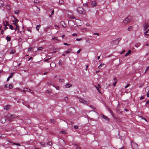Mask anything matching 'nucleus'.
Here are the masks:
<instances>
[{"label": "nucleus", "instance_id": "35", "mask_svg": "<svg viewBox=\"0 0 149 149\" xmlns=\"http://www.w3.org/2000/svg\"><path fill=\"white\" fill-rule=\"evenodd\" d=\"M9 28L11 30H13L14 29L13 27V26L12 25H10L9 26Z\"/></svg>", "mask_w": 149, "mask_h": 149}, {"label": "nucleus", "instance_id": "36", "mask_svg": "<svg viewBox=\"0 0 149 149\" xmlns=\"http://www.w3.org/2000/svg\"><path fill=\"white\" fill-rule=\"evenodd\" d=\"M62 64V61L61 60H60L59 62V65H61Z\"/></svg>", "mask_w": 149, "mask_h": 149}, {"label": "nucleus", "instance_id": "55", "mask_svg": "<svg viewBox=\"0 0 149 149\" xmlns=\"http://www.w3.org/2000/svg\"><path fill=\"white\" fill-rule=\"evenodd\" d=\"M3 33H4V30H3L2 29V30H1V33L2 34H3Z\"/></svg>", "mask_w": 149, "mask_h": 149}, {"label": "nucleus", "instance_id": "12", "mask_svg": "<svg viewBox=\"0 0 149 149\" xmlns=\"http://www.w3.org/2000/svg\"><path fill=\"white\" fill-rule=\"evenodd\" d=\"M97 5V3L96 1H94L92 2L91 5L93 6H95Z\"/></svg>", "mask_w": 149, "mask_h": 149}, {"label": "nucleus", "instance_id": "29", "mask_svg": "<svg viewBox=\"0 0 149 149\" xmlns=\"http://www.w3.org/2000/svg\"><path fill=\"white\" fill-rule=\"evenodd\" d=\"M55 39L56 40L58 41H59L60 42V40H58L57 39V38L56 37H54L53 38H52V40H54Z\"/></svg>", "mask_w": 149, "mask_h": 149}, {"label": "nucleus", "instance_id": "40", "mask_svg": "<svg viewBox=\"0 0 149 149\" xmlns=\"http://www.w3.org/2000/svg\"><path fill=\"white\" fill-rule=\"evenodd\" d=\"M43 49V48L42 47H40L38 48L37 50H40Z\"/></svg>", "mask_w": 149, "mask_h": 149}, {"label": "nucleus", "instance_id": "49", "mask_svg": "<svg viewBox=\"0 0 149 149\" xmlns=\"http://www.w3.org/2000/svg\"><path fill=\"white\" fill-rule=\"evenodd\" d=\"M110 111V113H111V115H112V116L113 117H114V118H115V117L114 116V115H113V113H112V112H111V111Z\"/></svg>", "mask_w": 149, "mask_h": 149}, {"label": "nucleus", "instance_id": "5", "mask_svg": "<svg viewBox=\"0 0 149 149\" xmlns=\"http://www.w3.org/2000/svg\"><path fill=\"white\" fill-rule=\"evenodd\" d=\"M100 116L101 117H102L103 119L105 120H106L107 121H109L110 120L108 117L102 114H100Z\"/></svg>", "mask_w": 149, "mask_h": 149}, {"label": "nucleus", "instance_id": "57", "mask_svg": "<svg viewBox=\"0 0 149 149\" xmlns=\"http://www.w3.org/2000/svg\"><path fill=\"white\" fill-rule=\"evenodd\" d=\"M94 35H97V36H99V34L98 33H95L93 34Z\"/></svg>", "mask_w": 149, "mask_h": 149}, {"label": "nucleus", "instance_id": "10", "mask_svg": "<svg viewBox=\"0 0 149 149\" xmlns=\"http://www.w3.org/2000/svg\"><path fill=\"white\" fill-rule=\"evenodd\" d=\"M6 120V118L5 117L2 118L1 120V123L3 124L4 123Z\"/></svg>", "mask_w": 149, "mask_h": 149}, {"label": "nucleus", "instance_id": "6", "mask_svg": "<svg viewBox=\"0 0 149 149\" xmlns=\"http://www.w3.org/2000/svg\"><path fill=\"white\" fill-rule=\"evenodd\" d=\"M121 38H118L117 39L112 40L111 41V44H113L114 42H116V44H118L119 41L120 40Z\"/></svg>", "mask_w": 149, "mask_h": 149}, {"label": "nucleus", "instance_id": "45", "mask_svg": "<svg viewBox=\"0 0 149 149\" xmlns=\"http://www.w3.org/2000/svg\"><path fill=\"white\" fill-rule=\"evenodd\" d=\"M75 146H77V147L76 148V149H80L81 148L80 147L77 146V145H75Z\"/></svg>", "mask_w": 149, "mask_h": 149}, {"label": "nucleus", "instance_id": "11", "mask_svg": "<svg viewBox=\"0 0 149 149\" xmlns=\"http://www.w3.org/2000/svg\"><path fill=\"white\" fill-rule=\"evenodd\" d=\"M9 117H10L12 118H14L16 117L15 115V114H12L11 115L10 114H8ZM16 117H19V116H16Z\"/></svg>", "mask_w": 149, "mask_h": 149}, {"label": "nucleus", "instance_id": "34", "mask_svg": "<svg viewBox=\"0 0 149 149\" xmlns=\"http://www.w3.org/2000/svg\"><path fill=\"white\" fill-rule=\"evenodd\" d=\"M104 65V64L102 63L98 67V68L100 69V67L102 66H103Z\"/></svg>", "mask_w": 149, "mask_h": 149}, {"label": "nucleus", "instance_id": "32", "mask_svg": "<svg viewBox=\"0 0 149 149\" xmlns=\"http://www.w3.org/2000/svg\"><path fill=\"white\" fill-rule=\"evenodd\" d=\"M20 12V11L18 10H16L14 12V13L15 14H17Z\"/></svg>", "mask_w": 149, "mask_h": 149}, {"label": "nucleus", "instance_id": "62", "mask_svg": "<svg viewBox=\"0 0 149 149\" xmlns=\"http://www.w3.org/2000/svg\"><path fill=\"white\" fill-rule=\"evenodd\" d=\"M113 80L115 81V82L116 81H117V78H114V79H113Z\"/></svg>", "mask_w": 149, "mask_h": 149}, {"label": "nucleus", "instance_id": "21", "mask_svg": "<svg viewBox=\"0 0 149 149\" xmlns=\"http://www.w3.org/2000/svg\"><path fill=\"white\" fill-rule=\"evenodd\" d=\"M11 38L10 37L7 36L6 37V39L8 41H10L11 40Z\"/></svg>", "mask_w": 149, "mask_h": 149}, {"label": "nucleus", "instance_id": "7", "mask_svg": "<svg viewBox=\"0 0 149 149\" xmlns=\"http://www.w3.org/2000/svg\"><path fill=\"white\" fill-rule=\"evenodd\" d=\"M143 30L144 31H145L149 27V25L148 23L145 22L143 25Z\"/></svg>", "mask_w": 149, "mask_h": 149}, {"label": "nucleus", "instance_id": "26", "mask_svg": "<svg viewBox=\"0 0 149 149\" xmlns=\"http://www.w3.org/2000/svg\"><path fill=\"white\" fill-rule=\"evenodd\" d=\"M15 26H16V28H15V30H19V26H18L16 23H15Z\"/></svg>", "mask_w": 149, "mask_h": 149}, {"label": "nucleus", "instance_id": "25", "mask_svg": "<svg viewBox=\"0 0 149 149\" xmlns=\"http://www.w3.org/2000/svg\"><path fill=\"white\" fill-rule=\"evenodd\" d=\"M132 26H130L127 29V30L129 31H131L132 29Z\"/></svg>", "mask_w": 149, "mask_h": 149}, {"label": "nucleus", "instance_id": "28", "mask_svg": "<svg viewBox=\"0 0 149 149\" xmlns=\"http://www.w3.org/2000/svg\"><path fill=\"white\" fill-rule=\"evenodd\" d=\"M40 26V25H38L36 26V28L37 30L38 31L39 30V28Z\"/></svg>", "mask_w": 149, "mask_h": 149}, {"label": "nucleus", "instance_id": "51", "mask_svg": "<svg viewBox=\"0 0 149 149\" xmlns=\"http://www.w3.org/2000/svg\"><path fill=\"white\" fill-rule=\"evenodd\" d=\"M81 50V49H79V50H78L77 52V54H79Z\"/></svg>", "mask_w": 149, "mask_h": 149}, {"label": "nucleus", "instance_id": "41", "mask_svg": "<svg viewBox=\"0 0 149 149\" xmlns=\"http://www.w3.org/2000/svg\"><path fill=\"white\" fill-rule=\"evenodd\" d=\"M51 58H47V59H46L44 60V62H47Z\"/></svg>", "mask_w": 149, "mask_h": 149}, {"label": "nucleus", "instance_id": "48", "mask_svg": "<svg viewBox=\"0 0 149 149\" xmlns=\"http://www.w3.org/2000/svg\"><path fill=\"white\" fill-rule=\"evenodd\" d=\"M64 99L65 101H67L68 100V98L67 97H65Z\"/></svg>", "mask_w": 149, "mask_h": 149}, {"label": "nucleus", "instance_id": "14", "mask_svg": "<svg viewBox=\"0 0 149 149\" xmlns=\"http://www.w3.org/2000/svg\"><path fill=\"white\" fill-rule=\"evenodd\" d=\"M72 86V85L71 84H66L65 85V87L66 88H69Z\"/></svg>", "mask_w": 149, "mask_h": 149}, {"label": "nucleus", "instance_id": "17", "mask_svg": "<svg viewBox=\"0 0 149 149\" xmlns=\"http://www.w3.org/2000/svg\"><path fill=\"white\" fill-rule=\"evenodd\" d=\"M144 34L146 36L148 35L149 34V29L147 31H146L144 33Z\"/></svg>", "mask_w": 149, "mask_h": 149}, {"label": "nucleus", "instance_id": "44", "mask_svg": "<svg viewBox=\"0 0 149 149\" xmlns=\"http://www.w3.org/2000/svg\"><path fill=\"white\" fill-rule=\"evenodd\" d=\"M33 2L35 3H38L39 1L37 0H34Z\"/></svg>", "mask_w": 149, "mask_h": 149}, {"label": "nucleus", "instance_id": "33", "mask_svg": "<svg viewBox=\"0 0 149 149\" xmlns=\"http://www.w3.org/2000/svg\"><path fill=\"white\" fill-rule=\"evenodd\" d=\"M86 42L87 43H89L90 42V39H86Z\"/></svg>", "mask_w": 149, "mask_h": 149}, {"label": "nucleus", "instance_id": "37", "mask_svg": "<svg viewBox=\"0 0 149 149\" xmlns=\"http://www.w3.org/2000/svg\"><path fill=\"white\" fill-rule=\"evenodd\" d=\"M33 49V48H32V47H30L28 49V51L29 52H30Z\"/></svg>", "mask_w": 149, "mask_h": 149}, {"label": "nucleus", "instance_id": "8", "mask_svg": "<svg viewBox=\"0 0 149 149\" xmlns=\"http://www.w3.org/2000/svg\"><path fill=\"white\" fill-rule=\"evenodd\" d=\"M11 106L9 105H6L4 107V110H8L10 109V108Z\"/></svg>", "mask_w": 149, "mask_h": 149}, {"label": "nucleus", "instance_id": "3", "mask_svg": "<svg viewBox=\"0 0 149 149\" xmlns=\"http://www.w3.org/2000/svg\"><path fill=\"white\" fill-rule=\"evenodd\" d=\"M68 111L69 113L71 114H73L75 111L74 109L73 108L70 107L68 109Z\"/></svg>", "mask_w": 149, "mask_h": 149}, {"label": "nucleus", "instance_id": "59", "mask_svg": "<svg viewBox=\"0 0 149 149\" xmlns=\"http://www.w3.org/2000/svg\"><path fill=\"white\" fill-rule=\"evenodd\" d=\"M90 107L92 108V109H95V108L94 107H93L92 105H90Z\"/></svg>", "mask_w": 149, "mask_h": 149}, {"label": "nucleus", "instance_id": "4", "mask_svg": "<svg viewBox=\"0 0 149 149\" xmlns=\"http://www.w3.org/2000/svg\"><path fill=\"white\" fill-rule=\"evenodd\" d=\"M78 101L82 103L83 104H85L86 105H88V103L86 101L84 100L81 98L79 99Z\"/></svg>", "mask_w": 149, "mask_h": 149}, {"label": "nucleus", "instance_id": "56", "mask_svg": "<svg viewBox=\"0 0 149 149\" xmlns=\"http://www.w3.org/2000/svg\"><path fill=\"white\" fill-rule=\"evenodd\" d=\"M63 44L64 45H69V44L67 43H64Z\"/></svg>", "mask_w": 149, "mask_h": 149}, {"label": "nucleus", "instance_id": "58", "mask_svg": "<svg viewBox=\"0 0 149 149\" xmlns=\"http://www.w3.org/2000/svg\"><path fill=\"white\" fill-rule=\"evenodd\" d=\"M117 83V81H116L113 84V85L114 86H116V84Z\"/></svg>", "mask_w": 149, "mask_h": 149}, {"label": "nucleus", "instance_id": "18", "mask_svg": "<svg viewBox=\"0 0 149 149\" xmlns=\"http://www.w3.org/2000/svg\"><path fill=\"white\" fill-rule=\"evenodd\" d=\"M10 143H12V145H15L17 146H21V145L19 143H13L12 142H10Z\"/></svg>", "mask_w": 149, "mask_h": 149}, {"label": "nucleus", "instance_id": "16", "mask_svg": "<svg viewBox=\"0 0 149 149\" xmlns=\"http://www.w3.org/2000/svg\"><path fill=\"white\" fill-rule=\"evenodd\" d=\"M3 24L5 26H9V23L7 21H6L5 22H3Z\"/></svg>", "mask_w": 149, "mask_h": 149}, {"label": "nucleus", "instance_id": "30", "mask_svg": "<svg viewBox=\"0 0 149 149\" xmlns=\"http://www.w3.org/2000/svg\"><path fill=\"white\" fill-rule=\"evenodd\" d=\"M13 17L14 20L15 21V23L17 24V22H18L19 20L17 19L14 16H13Z\"/></svg>", "mask_w": 149, "mask_h": 149}, {"label": "nucleus", "instance_id": "20", "mask_svg": "<svg viewBox=\"0 0 149 149\" xmlns=\"http://www.w3.org/2000/svg\"><path fill=\"white\" fill-rule=\"evenodd\" d=\"M71 49H68L67 51H65V53L66 54H68L69 53H70L71 52Z\"/></svg>", "mask_w": 149, "mask_h": 149}, {"label": "nucleus", "instance_id": "46", "mask_svg": "<svg viewBox=\"0 0 149 149\" xmlns=\"http://www.w3.org/2000/svg\"><path fill=\"white\" fill-rule=\"evenodd\" d=\"M50 120L52 123H54V120L53 119H50Z\"/></svg>", "mask_w": 149, "mask_h": 149}, {"label": "nucleus", "instance_id": "47", "mask_svg": "<svg viewBox=\"0 0 149 149\" xmlns=\"http://www.w3.org/2000/svg\"><path fill=\"white\" fill-rule=\"evenodd\" d=\"M47 144L49 146H51L52 143L51 142H49L48 143H47Z\"/></svg>", "mask_w": 149, "mask_h": 149}, {"label": "nucleus", "instance_id": "27", "mask_svg": "<svg viewBox=\"0 0 149 149\" xmlns=\"http://www.w3.org/2000/svg\"><path fill=\"white\" fill-rule=\"evenodd\" d=\"M15 52V50L14 49H13L10 52V54H13Z\"/></svg>", "mask_w": 149, "mask_h": 149}, {"label": "nucleus", "instance_id": "9", "mask_svg": "<svg viewBox=\"0 0 149 149\" xmlns=\"http://www.w3.org/2000/svg\"><path fill=\"white\" fill-rule=\"evenodd\" d=\"M130 21V20L128 17L126 18L123 21V22L125 24H126L128 23Z\"/></svg>", "mask_w": 149, "mask_h": 149}, {"label": "nucleus", "instance_id": "63", "mask_svg": "<svg viewBox=\"0 0 149 149\" xmlns=\"http://www.w3.org/2000/svg\"><path fill=\"white\" fill-rule=\"evenodd\" d=\"M149 103V100L147 101L146 102V104H148Z\"/></svg>", "mask_w": 149, "mask_h": 149}, {"label": "nucleus", "instance_id": "19", "mask_svg": "<svg viewBox=\"0 0 149 149\" xmlns=\"http://www.w3.org/2000/svg\"><path fill=\"white\" fill-rule=\"evenodd\" d=\"M61 23L62 25V26L63 28H65L66 27V25L65 24L64 22H61Z\"/></svg>", "mask_w": 149, "mask_h": 149}, {"label": "nucleus", "instance_id": "22", "mask_svg": "<svg viewBox=\"0 0 149 149\" xmlns=\"http://www.w3.org/2000/svg\"><path fill=\"white\" fill-rule=\"evenodd\" d=\"M131 52V51L129 50L128 52H127L125 54V56H128Z\"/></svg>", "mask_w": 149, "mask_h": 149}, {"label": "nucleus", "instance_id": "24", "mask_svg": "<svg viewBox=\"0 0 149 149\" xmlns=\"http://www.w3.org/2000/svg\"><path fill=\"white\" fill-rule=\"evenodd\" d=\"M140 45V44L139 43H137L135 44V46L136 47H138Z\"/></svg>", "mask_w": 149, "mask_h": 149}, {"label": "nucleus", "instance_id": "43", "mask_svg": "<svg viewBox=\"0 0 149 149\" xmlns=\"http://www.w3.org/2000/svg\"><path fill=\"white\" fill-rule=\"evenodd\" d=\"M59 81L60 82L64 81V80L63 79H59Z\"/></svg>", "mask_w": 149, "mask_h": 149}, {"label": "nucleus", "instance_id": "64", "mask_svg": "<svg viewBox=\"0 0 149 149\" xmlns=\"http://www.w3.org/2000/svg\"><path fill=\"white\" fill-rule=\"evenodd\" d=\"M146 96L147 97H149V93H148L146 94Z\"/></svg>", "mask_w": 149, "mask_h": 149}, {"label": "nucleus", "instance_id": "60", "mask_svg": "<svg viewBox=\"0 0 149 149\" xmlns=\"http://www.w3.org/2000/svg\"><path fill=\"white\" fill-rule=\"evenodd\" d=\"M74 128L75 129H77L78 128V127L77 126H74Z\"/></svg>", "mask_w": 149, "mask_h": 149}, {"label": "nucleus", "instance_id": "61", "mask_svg": "<svg viewBox=\"0 0 149 149\" xmlns=\"http://www.w3.org/2000/svg\"><path fill=\"white\" fill-rule=\"evenodd\" d=\"M48 84L49 85H52V82H48Z\"/></svg>", "mask_w": 149, "mask_h": 149}, {"label": "nucleus", "instance_id": "38", "mask_svg": "<svg viewBox=\"0 0 149 149\" xmlns=\"http://www.w3.org/2000/svg\"><path fill=\"white\" fill-rule=\"evenodd\" d=\"M149 70V65L146 68L145 71V73L147 71Z\"/></svg>", "mask_w": 149, "mask_h": 149}, {"label": "nucleus", "instance_id": "2", "mask_svg": "<svg viewBox=\"0 0 149 149\" xmlns=\"http://www.w3.org/2000/svg\"><path fill=\"white\" fill-rule=\"evenodd\" d=\"M77 11L80 14H84L85 13L84 9L81 7H78L77 9Z\"/></svg>", "mask_w": 149, "mask_h": 149}, {"label": "nucleus", "instance_id": "1", "mask_svg": "<svg viewBox=\"0 0 149 149\" xmlns=\"http://www.w3.org/2000/svg\"><path fill=\"white\" fill-rule=\"evenodd\" d=\"M131 147L132 149H138V145L136 143L134 142L132 140L131 141Z\"/></svg>", "mask_w": 149, "mask_h": 149}, {"label": "nucleus", "instance_id": "53", "mask_svg": "<svg viewBox=\"0 0 149 149\" xmlns=\"http://www.w3.org/2000/svg\"><path fill=\"white\" fill-rule=\"evenodd\" d=\"M76 40L77 41H80L81 40V38H77L76 39Z\"/></svg>", "mask_w": 149, "mask_h": 149}, {"label": "nucleus", "instance_id": "15", "mask_svg": "<svg viewBox=\"0 0 149 149\" xmlns=\"http://www.w3.org/2000/svg\"><path fill=\"white\" fill-rule=\"evenodd\" d=\"M4 3L3 1L0 0V7H3L4 6Z\"/></svg>", "mask_w": 149, "mask_h": 149}, {"label": "nucleus", "instance_id": "23", "mask_svg": "<svg viewBox=\"0 0 149 149\" xmlns=\"http://www.w3.org/2000/svg\"><path fill=\"white\" fill-rule=\"evenodd\" d=\"M26 91L30 92L31 93H33V91L32 90H30L29 89H28L26 88Z\"/></svg>", "mask_w": 149, "mask_h": 149}, {"label": "nucleus", "instance_id": "54", "mask_svg": "<svg viewBox=\"0 0 149 149\" xmlns=\"http://www.w3.org/2000/svg\"><path fill=\"white\" fill-rule=\"evenodd\" d=\"M95 86L96 88H97V90L98 91L99 93H100V91L99 89L97 88V86Z\"/></svg>", "mask_w": 149, "mask_h": 149}, {"label": "nucleus", "instance_id": "13", "mask_svg": "<svg viewBox=\"0 0 149 149\" xmlns=\"http://www.w3.org/2000/svg\"><path fill=\"white\" fill-rule=\"evenodd\" d=\"M13 73H11L10 75H9V77L7 79V81H9V79L10 78H12V76H13Z\"/></svg>", "mask_w": 149, "mask_h": 149}, {"label": "nucleus", "instance_id": "52", "mask_svg": "<svg viewBox=\"0 0 149 149\" xmlns=\"http://www.w3.org/2000/svg\"><path fill=\"white\" fill-rule=\"evenodd\" d=\"M77 34L76 33H74L72 34V36H77Z\"/></svg>", "mask_w": 149, "mask_h": 149}, {"label": "nucleus", "instance_id": "50", "mask_svg": "<svg viewBox=\"0 0 149 149\" xmlns=\"http://www.w3.org/2000/svg\"><path fill=\"white\" fill-rule=\"evenodd\" d=\"M130 85V84H127L125 87V88H127Z\"/></svg>", "mask_w": 149, "mask_h": 149}, {"label": "nucleus", "instance_id": "31", "mask_svg": "<svg viewBox=\"0 0 149 149\" xmlns=\"http://www.w3.org/2000/svg\"><path fill=\"white\" fill-rule=\"evenodd\" d=\"M59 3L60 4H62L64 3L63 0H60L59 1Z\"/></svg>", "mask_w": 149, "mask_h": 149}, {"label": "nucleus", "instance_id": "39", "mask_svg": "<svg viewBox=\"0 0 149 149\" xmlns=\"http://www.w3.org/2000/svg\"><path fill=\"white\" fill-rule=\"evenodd\" d=\"M60 133L61 134H65L66 132L65 131H62L60 132Z\"/></svg>", "mask_w": 149, "mask_h": 149}, {"label": "nucleus", "instance_id": "42", "mask_svg": "<svg viewBox=\"0 0 149 149\" xmlns=\"http://www.w3.org/2000/svg\"><path fill=\"white\" fill-rule=\"evenodd\" d=\"M13 88V86L11 84H10L9 85V89H11Z\"/></svg>", "mask_w": 149, "mask_h": 149}]
</instances>
